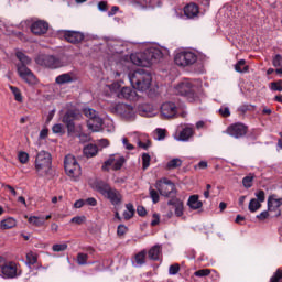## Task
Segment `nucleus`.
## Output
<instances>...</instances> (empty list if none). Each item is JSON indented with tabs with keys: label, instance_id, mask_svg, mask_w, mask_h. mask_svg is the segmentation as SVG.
<instances>
[{
	"label": "nucleus",
	"instance_id": "32",
	"mask_svg": "<svg viewBox=\"0 0 282 282\" xmlns=\"http://www.w3.org/2000/svg\"><path fill=\"white\" fill-rule=\"evenodd\" d=\"M29 224H32V226H43V224H45V216H31L29 218Z\"/></svg>",
	"mask_w": 282,
	"mask_h": 282
},
{
	"label": "nucleus",
	"instance_id": "46",
	"mask_svg": "<svg viewBox=\"0 0 282 282\" xmlns=\"http://www.w3.org/2000/svg\"><path fill=\"white\" fill-rule=\"evenodd\" d=\"M53 252H65L67 250V243L53 245Z\"/></svg>",
	"mask_w": 282,
	"mask_h": 282
},
{
	"label": "nucleus",
	"instance_id": "64",
	"mask_svg": "<svg viewBox=\"0 0 282 282\" xmlns=\"http://www.w3.org/2000/svg\"><path fill=\"white\" fill-rule=\"evenodd\" d=\"M85 206V200L84 199H78L74 204V208H83Z\"/></svg>",
	"mask_w": 282,
	"mask_h": 282
},
{
	"label": "nucleus",
	"instance_id": "38",
	"mask_svg": "<svg viewBox=\"0 0 282 282\" xmlns=\"http://www.w3.org/2000/svg\"><path fill=\"white\" fill-rule=\"evenodd\" d=\"M154 140L162 141L166 138V130L156 129L153 134Z\"/></svg>",
	"mask_w": 282,
	"mask_h": 282
},
{
	"label": "nucleus",
	"instance_id": "43",
	"mask_svg": "<svg viewBox=\"0 0 282 282\" xmlns=\"http://www.w3.org/2000/svg\"><path fill=\"white\" fill-rule=\"evenodd\" d=\"M254 180V176L250 174L249 176H246L242 178V185L245 188H252V182Z\"/></svg>",
	"mask_w": 282,
	"mask_h": 282
},
{
	"label": "nucleus",
	"instance_id": "7",
	"mask_svg": "<svg viewBox=\"0 0 282 282\" xmlns=\"http://www.w3.org/2000/svg\"><path fill=\"white\" fill-rule=\"evenodd\" d=\"M64 169L65 173L73 182H78V178L82 175L80 164L76 160V156L68 154L64 159Z\"/></svg>",
	"mask_w": 282,
	"mask_h": 282
},
{
	"label": "nucleus",
	"instance_id": "63",
	"mask_svg": "<svg viewBox=\"0 0 282 282\" xmlns=\"http://www.w3.org/2000/svg\"><path fill=\"white\" fill-rule=\"evenodd\" d=\"M98 10H100V12H107V2L106 1H100L98 3Z\"/></svg>",
	"mask_w": 282,
	"mask_h": 282
},
{
	"label": "nucleus",
	"instance_id": "50",
	"mask_svg": "<svg viewBox=\"0 0 282 282\" xmlns=\"http://www.w3.org/2000/svg\"><path fill=\"white\" fill-rule=\"evenodd\" d=\"M177 272H180V264L170 265L169 274H171L172 276H175V274H177Z\"/></svg>",
	"mask_w": 282,
	"mask_h": 282
},
{
	"label": "nucleus",
	"instance_id": "33",
	"mask_svg": "<svg viewBox=\"0 0 282 282\" xmlns=\"http://www.w3.org/2000/svg\"><path fill=\"white\" fill-rule=\"evenodd\" d=\"M144 259H147V251H141L134 257L135 267L144 265Z\"/></svg>",
	"mask_w": 282,
	"mask_h": 282
},
{
	"label": "nucleus",
	"instance_id": "31",
	"mask_svg": "<svg viewBox=\"0 0 282 282\" xmlns=\"http://www.w3.org/2000/svg\"><path fill=\"white\" fill-rule=\"evenodd\" d=\"M248 65H246V59L238 61L237 64H235V70L238 72V74H246L248 73Z\"/></svg>",
	"mask_w": 282,
	"mask_h": 282
},
{
	"label": "nucleus",
	"instance_id": "20",
	"mask_svg": "<svg viewBox=\"0 0 282 282\" xmlns=\"http://www.w3.org/2000/svg\"><path fill=\"white\" fill-rule=\"evenodd\" d=\"M167 206H171V210L174 209L176 217L184 215V203L180 199H172L167 202Z\"/></svg>",
	"mask_w": 282,
	"mask_h": 282
},
{
	"label": "nucleus",
	"instance_id": "1",
	"mask_svg": "<svg viewBox=\"0 0 282 282\" xmlns=\"http://www.w3.org/2000/svg\"><path fill=\"white\" fill-rule=\"evenodd\" d=\"M164 57V53L158 47H151L143 53H134L130 55V61L138 67H151L155 63H160Z\"/></svg>",
	"mask_w": 282,
	"mask_h": 282
},
{
	"label": "nucleus",
	"instance_id": "54",
	"mask_svg": "<svg viewBox=\"0 0 282 282\" xmlns=\"http://www.w3.org/2000/svg\"><path fill=\"white\" fill-rule=\"evenodd\" d=\"M122 83H124L123 80L120 82H115L110 85V89L112 91H118V89H120V87H122Z\"/></svg>",
	"mask_w": 282,
	"mask_h": 282
},
{
	"label": "nucleus",
	"instance_id": "41",
	"mask_svg": "<svg viewBox=\"0 0 282 282\" xmlns=\"http://www.w3.org/2000/svg\"><path fill=\"white\" fill-rule=\"evenodd\" d=\"M18 159L21 164H28V162H30V154H28V152L21 151L18 153Z\"/></svg>",
	"mask_w": 282,
	"mask_h": 282
},
{
	"label": "nucleus",
	"instance_id": "29",
	"mask_svg": "<svg viewBox=\"0 0 282 282\" xmlns=\"http://www.w3.org/2000/svg\"><path fill=\"white\" fill-rule=\"evenodd\" d=\"M149 259H152V261H158L162 254V247L154 246L149 250Z\"/></svg>",
	"mask_w": 282,
	"mask_h": 282
},
{
	"label": "nucleus",
	"instance_id": "44",
	"mask_svg": "<svg viewBox=\"0 0 282 282\" xmlns=\"http://www.w3.org/2000/svg\"><path fill=\"white\" fill-rule=\"evenodd\" d=\"M87 259H89V256L87 253H78L77 254L78 265H87Z\"/></svg>",
	"mask_w": 282,
	"mask_h": 282
},
{
	"label": "nucleus",
	"instance_id": "26",
	"mask_svg": "<svg viewBox=\"0 0 282 282\" xmlns=\"http://www.w3.org/2000/svg\"><path fill=\"white\" fill-rule=\"evenodd\" d=\"M193 138V128L185 127L178 134L177 140L180 142H188Z\"/></svg>",
	"mask_w": 282,
	"mask_h": 282
},
{
	"label": "nucleus",
	"instance_id": "12",
	"mask_svg": "<svg viewBox=\"0 0 282 282\" xmlns=\"http://www.w3.org/2000/svg\"><path fill=\"white\" fill-rule=\"evenodd\" d=\"M163 118H175L180 113V107L173 101H165L160 107Z\"/></svg>",
	"mask_w": 282,
	"mask_h": 282
},
{
	"label": "nucleus",
	"instance_id": "47",
	"mask_svg": "<svg viewBox=\"0 0 282 282\" xmlns=\"http://www.w3.org/2000/svg\"><path fill=\"white\" fill-rule=\"evenodd\" d=\"M150 197L153 204H158V202H160V194H158V192L153 188H150Z\"/></svg>",
	"mask_w": 282,
	"mask_h": 282
},
{
	"label": "nucleus",
	"instance_id": "51",
	"mask_svg": "<svg viewBox=\"0 0 282 282\" xmlns=\"http://www.w3.org/2000/svg\"><path fill=\"white\" fill-rule=\"evenodd\" d=\"M210 274V271L208 269H200L194 273V276H208Z\"/></svg>",
	"mask_w": 282,
	"mask_h": 282
},
{
	"label": "nucleus",
	"instance_id": "48",
	"mask_svg": "<svg viewBox=\"0 0 282 282\" xmlns=\"http://www.w3.org/2000/svg\"><path fill=\"white\" fill-rule=\"evenodd\" d=\"M256 199L260 203L263 204V202H265V192H263V189H260L258 192H256Z\"/></svg>",
	"mask_w": 282,
	"mask_h": 282
},
{
	"label": "nucleus",
	"instance_id": "42",
	"mask_svg": "<svg viewBox=\"0 0 282 282\" xmlns=\"http://www.w3.org/2000/svg\"><path fill=\"white\" fill-rule=\"evenodd\" d=\"M142 166L143 171H147V169L151 166V155H149V153L142 154Z\"/></svg>",
	"mask_w": 282,
	"mask_h": 282
},
{
	"label": "nucleus",
	"instance_id": "11",
	"mask_svg": "<svg viewBox=\"0 0 282 282\" xmlns=\"http://www.w3.org/2000/svg\"><path fill=\"white\" fill-rule=\"evenodd\" d=\"M155 188L163 197H171L175 194V184L165 177L156 181Z\"/></svg>",
	"mask_w": 282,
	"mask_h": 282
},
{
	"label": "nucleus",
	"instance_id": "49",
	"mask_svg": "<svg viewBox=\"0 0 282 282\" xmlns=\"http://www.w3.org/2000/svg\"><path fill=\"white\" fill-rule=\"evenodd\" d=\"M282 279V270L278 269L273 276L270 279V282H279Z\"/></svg>",
	"mask_w": 282,
	"mask_h": 282
},
{
	"label": "nucleus",
	"instance_id": "25",
	"mask_svg": "<svg viewBox=\"0 0 282 282\" xmlns=\"http://www.w3.org/2000/svg\"><path fill=\"white\" fill-rule=\"evenodd\" d=\"M187 206H189L192 210H199V208H202L204 204L202 203V200H199V196L192 195L187 200Z\"/></svg>",
	"mask_w": 282,
	"mask_h": 282
},
{
	"label": "nucleus",
	"instance_id": "6",
	"mask_svg": "<svg viewBox=\"0 0 282 282\" xmlns=\"http://www.w3.org/2000/svg\"><path fill=\"white\" fill-rule=\"evenodd\" d=\"M35 63L41 67H47L48 69H58L67 65V58L56 57L53 55H39L35 58Z\"/></svg>",
	"mask_w": 282,
	"mask_h": 282
},
{
	"label": "nucleus",
	"instance_id": "15",
	"mask_svg": "<svg viewBox=\"0 0 282 282\" xmlns=\"http://www.w3.org/2000/svg\"><path fill=\"white\" fill-rule=\"evenodd\" d=\"M47 30H50V24L43 20H37L31 24V32L35 34V36L47 34Z\"/></svg>",
	"mask_w": 282,
	"mask_h": 282
},
{
	"label": "nucleus",
	"instance_id": "21",
	"mask_svg": "<svg viewBox=\"0 0 282 282\" xmlns=\"http://www.w3.org/2000/svg\"><path fill=\"white\" fill-rule=\"evenodd\" d=\"M199 14V7L195 3H189L184 7V15L187 19H197Z\"/></svg>",
	"mask_w": 282,
	"mask_h": 282
},
{
	"label": "nucleus",
	"instance_id": "55",
	"mask_svg": "<svg viewBox=\"0 0 282 282\" xmlns=\"http://www.w3.org/2000/svg\"><path fill=\"white\" fill-rule=\"evenodd\" d=\"M138 147L140 149L147 150V149H149V147H151V141L147 140L145 142H143L142 140H139L138 141Z\"/></svg>",
	"mask_w": 282,
	"mask_h": 282
},
{
	"label": "nucleus",
	"instance_id": "4",
	"mask_svg": "<svg viewBox=\"0 0 282 282\" xmlns=\"http://www.w3.org/2000/svg\"><path fill=\"white\" fill-rule=\"evenodd\" d=\"M95 191L100 193V195H102V197L106 199H109L112 206H120V204H122V194L120 191L110 187L108 183L102 181L97 182L95 185Z\"/></svg>",
	"mask_w": 282,
	"mask_h": 282
},
{
	"label": "nucleus",
	"instance_id": "61",
	"mask_svg": "<svg viewBox=\"0 0 282 282\" xmlns=\"http://www.w3.org/2000/svg\"><path fill=\"white\" fill-rule=\"evenodd\" d=\"M85 204H87L88 206H98V200H96V198L94 197H90L85 200Z\"/></svg>",
	"mask_w": 282,
	"mask_h": 282
},
{
	"label": "nucleus",
	"instance_id": "22",
	"mask_svg": "<svg viewBox=\"0 0 282 282\" xmlns=\"http://www.w3.org/2000/svg\"><path fill=\"white\" fill-rule=\"evenodd\" d=\"M135 96L138 94L129 86L122 87L118 93V98H124L126 100H135Z\"/></svg>",
	"mask_w": 282,
	"mask_h": 282
},
{
	"label": "nucleus",
	"instance_id": "62",
	"mask_svg": "<svg viewBox=\"0 0 282 282\" xmlns=\"http://www.w3.org/2000/svg\"><path fill=\"white\" fill-rule=\"evenodd\" d=\"M83 221H85V217L83 216H75L72 218L73 224H83Z\"/></svg>",
	"mask_w": 282,
	"mask_h": 282
},
{
	"label": "nucleus",
	"instance_id": "16",
	"mask_svg": "<svg viewBox=\"0 0 282 282\" xmlns=\"http://www.w3.org/2000/svg\"><path fill=\"white\" fill-rule=\"evenodd\" d=\"M282 198H278L276 195H271L268 198L269 213H275V217H281Z\"/></svg>",
	"mask_w": 282,
	"mask_h": 282
},
{
	"label": "nucleus",
	"instance_id": "28",
	"mask_svg": "<svg viewBox=\"0 0 282 282\" xmlns=\"http://www.w3.org/2000/svg\"><path fill=\"white\" fill-rule=\"evenodd\" d=\"M17 226V219L12 217H8L0 223V228L2 230H10V228H14Z\"/></svg>",
	"mask_w": 282,
	"mask_h": 282
},
{
	"label": "nucleus",
	"instance_id": "45",
	"mask_svg": "<svg viewBox=\"0 0 282 282\" xmlns=\"http://www.w3.org/2000/svg\"><path fill=\"white\" fill-rule=\"evenodd\" d=\"M36 261H37L36 254H34L33 252L26 253V264L28 265H34V263H36Z\"/></svg>",
	"mask_w": 282,
	"mask_h": 282
},
{
	"label": "nucleus",
	"instance_id": "24",
	"mask_svg": "<svg viewBox=\"0 0 282 282\" xmlns=\"http://www.w3.org/2000/svg\"><path fill=\"white\" fill-rule=\"evenodd\" d=\"M55 82L57 85H67L69 83L76 82V75H74V73H65V74L58 75Z\"/></svg>",
	"mask_w": 282,
	"mask_h": 282
},
{
	"label": "nucleus",
	"instance_id": "19",
	"mask_svg": "<svg viewBox=\"0 0 282 282\" xmlns=\"http://www.w3.org/2000/svg\"><path fill=\"white\" fill-rule=\"evenodd\" d=\"M74 120H76V113H74L73 111L66 112L63 117V122L64 124H66L68 133H73L74 129H76Z\"/></svg>",
	"mask_w": 282,
	"mask_h": 282
},
{
	"label": "nucleus",
	"instance_id": "14",
	"mask_svg": "<svg viewBox=\"0 0 282 282\" xmlns=\"http://www.w3.org/2000/svg\"><path fill=\"white\" fill-rule=\"evenodd\" d=\"M226 133L231 138H243L248 133V127L243 123H234L227 128Z\"/></svg>",
	"mask_w": 282,
	"mask_h": 282
},
{
	"label": "nucleus",
	"instance_id": "39",
	"mask_svg": "<svg viewBox=\"0 0 282 282\" xmlns=\"http://www.w3.org/2000/svg\"><path fill=\"white\" fill-rule=\"evenodd\" d=\"M104 127L108 133H113V131H116V126H113V121L111 119H106L104 121Z\"/></svg>",
	"mask_w": 282,
	"mask_h": 282
},
{
	"label": "nucleus",
	"instance_id": "40",
	"mask_svg": "<svg viewBox=\"0 0 282 282\" xmlns=\"http://www.w3.org/2000/svg\"><path fill=\"white\" fill-rule=\"evenodd\" d=\"M10 89L17 100V102H23V96L21 95V90L14 86H10Z\"/></svg>",
	"mask_w": 282,
	"mask_h": 282
},
{
	"label": "nucleus",
	"instance_id": "34",
	"mask_svg": "<svg viewBox=\"0 0 282 282\" xmlns=\"http://www.w3.org/2000/svg\"><path fill=\"white\" fill-rule=\"evenodd\" d=\"M182 166V161L180 158L172 159L167 164L166 169L173 171V169H180Z\"/></svg>",
	"mask_w": 282,
	"mask_h": 282
},
{
	"label": "nucleus",
	"instance_id": "60",
	"mask_svg": "<svg viewBox=\"0 0 282 282\" xmlns=\"http://www.w3.org/2000/svg\"><path fill=\"white\" fill-rule=\"evenodd\" d=\"M122 144L128 151H133V144L129 143V140H127V138L122 139Z\"/></svg>",
	"mask_w": 282,
	"mask_h": 282
},
{
	"label": "nucleus",
	"instance_id": "9",
	"mask_svg": "<svg viewBox=\"0 0 282 282\" xmlns=\"http://www.w3.org/2000/svg\"><path fill=\"white\" fill-rule=\"evenodd\" d=\"M111 111L112 113L120 116L123 120H127V122H133L138 117L135 108L127 104H117L111 108Z\"/></svg>",
	"mask_w": 282,
	"mask_h": 282
},
{
	"label": "nucleus",
	"instance_id": "30",
	"mask_svg": "<svg viewBox=\"0 0 282 282\" xmlns=\"http://www.w3.org/2000/svg\"><path fill=\"white\" fill-rule=\"evenodd\" d=\"M117 72H115V78H120V76H122L124 78V76H127V74H129V64H124L122 66V63L117 65Z\"/></svg>",
	"mask_w": 282,
	"mask_h": 282
},
{
	"label": "nucleus",
	"instance_id": "36",
	"mask_svg": "<svg viewBox=\"0 0 282 282\" xmlns=\"http://www.w3.org/2000/svg\"><path fill=\"white\" fill-rule=\"evenodd\" d=\"M83 113L88 118V120H94L95 118H98V112L91 108H84Z\"/></svg>",
	"mask_w": 282,
	"mask_h": 282
},
{
	"label": "nucleus",
	"instance_id": "23",
	"mask_svg": "<svg viewBox=\"0 0 282 282\" xmlns=\"http://www.w3.org/2000/svg\"><path fill=\"white\" fill-rule=\"evenodd\" d=\"M102 124H105V121H102V118H100L99 116L87 121V127L93 132L100 131L102 129Z\"/></svg>",
	"mask_w": 282,
	"mask_h": 282
},
{
	"label": "nucleus",
	"instance_id": "57",
	"mask_svg": "<svg viewBox=\"0 0 282 282\" xmlns=\"http://www.w3.org/2000/svg\"><path fill=\"white\" fill-rule=\"evenodd\" d=\"M126 234H127V226L119 225L117 229V235H119V237H122Z\"/></svg>",
	"mask_w": 282,
	"mask_h": 282
},
{
	"label": "nucleus",
	"instance_id": "37",
	"mask_svg": "<svg viewBox=\"0 0 282 282\" xmlns=\"http://www.w3.org/2000/svg\"><path fill=\"white\" fill-rule=\"evenodd\" d=\"M259 208H261V203L257 200V198H252L249 202V210L250 213H257V210H259Z\"/></svg>",
	"mask_w": 282,
	"mask_h": 282
},
{
	"label": "nucleus",
	"instance_id": "17",
	"mask_svg": "<svg viewBox=\"0 0 282 282\" xmlns=\"http://www.w3.org/2000/svg\"><path fill=\"white\" fill-rule=\"evenodd\" d=\"M0 276H2V279H14V276H17V264L3 263L2 265H0Z\"/></svg>",
	"mask_w": 282,
	"mask_h": 282
},
{
	"label": "nucleus",
	"instance_id": "18",
	"mask_svg": "<svg viewBox=\"0 0 282 282\" xmlns=\"http://www.w3.org/2000/svg\"><path fill=\"white\" fill-rule=\"evenodd\" d=\"M63 35L65 41L73 44L80 43L85 39V34L78 31H63Z\"/></svg>",
	"mask_w": 282,
	"mask_h": 282
},
{
	"label": "nucleus",
	"instance_id": "27",
	"mask_svg": "<svg viewBox=\"0 0 282 282\" xmlns=\"http://www.w3.org/2000/svg\"><path fill=\"white\" fill-rule=\"evenodd\" d=\"M84 155L86 158H96L98 155V145L96 144H88L84 148Z\"/></svg>",
	"mask_w": 282,
	"mask_h": 282
},
{
	"label": "nucleus",
	"instance_id": "35",
	"mask_svg": "<svg viewBox=\"0 0 282 282\" xmlns=\"http://www.w3.org/2000/svg\"><path fill=\"white\" fill-rule=\"evenodd\" d=\"M126 210L123 212L124 219H131L133 215H135V209L133 208V204L129 203L126 205Z\"/></svg>",
	"mask_w": 282,
	"mask_h": 282
},
{
	"label": "nucleus",
	"instance_id": "2",
	"mask_svg": "<svg viewBox=\"0 0 282 282\" xmlns=\"http://www.w3.org/2000/svg\"><path fill=\"white\" fill-rule=\"evenodd\" d=\"M128 80L130 82L131 87L141 94L149 91L151 89V85H153V76L142 68L129 72Z\"/></svg>",
	"mask_w": 282,
	"mask_h": 282
},
{
	"label": "nucleus",
	"instance_id": "53",
	"mask_svg": "<svg viewBox=\"0 0 282 282\" xmlns=\"http://www.w3.org/2000/svg\"><path fill=\"white\" fill-rule=\"evenodd\" d=\"M219 113L223 116V118H229L230 109L228 107H223L219 109Z\"/></svg>",
	"mask_w": 282,
	"mask_h": 282
},
{
	"label": "nucleus",
	"instance_id": "5",
	"mask_svg": "<svg viewBox=\"0 0 282 282\" xmlns=\"http://www.w3.org/2000/svg\"><path fill=\"white\" fill-rule=\"evenodd\" d=\"M35 171L40 177H47L52 171V154L40 151L35 156Z\"/></svg>",
	"mask_w": 282,
	"mask_h": 282
},
{
	"label": "nucleus",
	"instance_id": "58",
	"mask_svg": "<svg viewBox=\"0 0 282 282\" xmlns=\"http://www.w3.org/2000/svg\"><path fill=\"white\" fill-rule=\"evenodd\" d=\"M282 65V56L281 55H275L273 58V66L274 67H281Z\"/></svg>",
	"mask_w": 282,
	"mask_h": 282
},
{
	"label": "nucleus",
	"instance_id": "3",
	"mask_svg": "<svg viewBox=\"0 0 282 282\" xmlns=\"http://www.w3.org/2000/svg\"><path fill=\"white\" fill-rule=\"evenodd\" d=\"M17 58L20 61L21 64L17 65L18 74L22 80H25L28 85H36L39 83V79H36V76L30 68H28V65L32 63V58H30L25 53L18 51L15 53Z\"/></svg>",
	"mask_w": 282,
	"mask_h": 282
},
{
	"label": "nucleus",
	"instance_id": "59",
	"mask_svg": "<svg viewBox=\"0 0 282 282\" xmlns=\"http://www.w3.org/2000/svg\"><path fill=\"white\" fill-rule=\"evenodd\" d=\"M53 133H63V124L56 123L52 128Z\"/></svg>",
	"mask_w": 282,
	"mask_h": 282
},
{
	"label": "nucleus",
	"instance_id": "56",
	"mask_svg": "<svg viewBox=\"0 0 282 282\" xmlns=\"http://www.w3.org/2000/svg\"><path fill=\"white\" fill-rule=\"evenodd\" d=\"M270 217V213L268 210L261 212L259 215H257V219H260V221H264V219H268Z\"/></svg>",
	"mask_w": 282,
	"mask_h": 282
},
{
	"label": "nucleus",
	"instance_id": "10",
	"mask_svg": "<svg viewBox=\"0 0 282 282\" xmlns=\"http://www.w3.org/2000/svg\"><path fill=\"white\" fill-rule=\"evenodd\" d=\"M175 94L177 96H184V98H187L189 102H195V100H197V95L195 94V86L193 85V82L188 79L181 82L175 87Z\"/></svg>",
	"mask_w": 282,
	"mask_h": 282
},
{
	"label": "nucleus",
	"instance_id": "52",
	"mask_svg": "<svg viewBox=\"0 0 282 282\" xmlns=\"http://www.w3.org/2000/svg\"><path fill=\"white\" fill-rule=\"evenodd\" d=\"M271 89H272V91H282L281 82L271 83Z\"/></svg>",
	"mask_w": 282,
	"mask_h": 282
},
{
	"label": "nucleus",
	"instance_id": "8",
	"mask_svg": "<svg viewBox=\"0 0 282 282\" xmlns=\"http://www.w3.org/2000/svg\"><path fill=\"white\" fill-rule=\"evenodd\" d=\"M174 63L178 67H191L197 63V54L189 50L178 51L174 56Z\"/></svg>",
	"mask_w": 282,
	"mask_h": 282
},
{
	"label": "nucleus",
	"instance_id": "13",
	"mask_svg": "<svg viewBox=\"0 0 282 282\" xmlns=\"http://www.w3.org/2000/svg\"><path fill=\"white\" fill-rule=\"evenodd\" d=\"M124 162H127L124 156L111 155L107 161H105L101 169L102 171H109V166H111L112 171H120V169L124 166Z\"/></svg>",
	"mask_w": 282,
	"mask_h": 282
}]
</instances>
